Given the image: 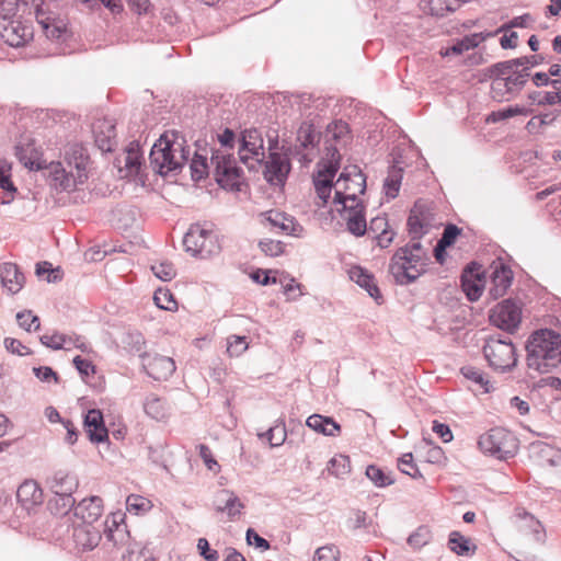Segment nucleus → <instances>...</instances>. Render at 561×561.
I'll return each mask as SVG.
<instances>
[{
	"mask_svg": "<svg viewBox=\"0 0 561 561\" xmlns=\"http://www.w3.org/2000/svg\"><path fill=\"white\" fill-rule=\"evenodd\" d=\"M15 156L28 170H47L55 187L70 191L88 180L89 154L80 145H71L66 151L65 163L43 159L34 141L25 137L15 146Z\"/></svg>",
	"mask_w": 561,
	"mask_h": 561,
	"instance_id": "nucleus-1",
	"label": "nucleus"
},
{
	"mask_svg": "<svg viewBox=\"0 0 561 561\" xmlns=\"http://www.w3.org/2000/svg\"><path fill=\"white\" fill-rule=\"evenodd\" d=\"M525 350L528 369L551 373L561 365V333L552 329L535 330L528 336Z\"/></svg>",
	"mask_w": 561,
	"mask_h": 561,
	"instance_id": "nucleus-2",
	"label": "nucleus"
},
{
	"mask_svg": "<svg viewBox=\"0 0 561 561\" xmlns=\"http://www.w3.org/2000/svg\"><path fill=\"white\" fill-rule=\"evenodd\" d=\"M353 181L357 190L345 186L344 190L336 188L333 203L336 211L346 222V229L355 237H363L367 232L365 206L358 201L357 195L364 194L366 190V176L360 170L354 168Z\"/></svg>",
	"mask_w": 561,
	"mask_h": 561,
	"instance_id": "nucleus-3",
	"label": "nucleus"
},
{
	"mask_svg": "<svg viewBox=\"0 0 561 561\" xmlns=\"http://www.w3.org/2000/svg\"><path fill=\"white\" fill-rule=\"evenodd\" d=\"M528 58H516L493 65L490 69L491 77V96L497 102L508 101L516 96L524 88L530 77L528 68L524 67Z\"/></svg>",
	"mask_w": 561,
	"mask_h": 561,
	"instance_id": "nucleus-4",
	"label": "nucleus"
},
{
	"mask_svg": "<svg viewBox=\"0 0 561 561\" xmlns=\"http://www.w3.org/2000/svg\"><path fill=\"white\" fill-rule=\"evenodd\" d=\"M431 256L421 241H412L399 248L393 254L389 270L396 282L409 285L426 272Z\"/></svg>",
	"mask_w": 561,
	"mask_h": 561,
	"instance_id": "nucleus-5",
	"label": "nucleus"
},
{
	"mask_svg": "<svg viewBox=\"0 0 561 561\" xmlns=\"http://www.w3.org/2000/svg\"><path fill=\"white\" fill-rule=\"evenodd\" d=\"M170 139L168 135L161 136L149 154L150 163L160 174L181 170L190 158V149L184 147V138L175 134Z\"/></svg>",
	"mask_w": 561,
	"mask_h": 561,
	"instance_id": "nucleus-6",
	"label": "nucleus"
},
{
	"mask_svg": "<svg viewBox=\"0 0 561 561\" xmlns=\"http://www.w3.org/2000/svg\"><path fill=\"white\" fill-rule=\"evenodd\" d=\"M480 450L500 460L514 457L518 451V439L503 427H493L479 437Z\"/></svg>",
	"mask_w": 561,
	"mask_h": 561,
	"instance_id": "nucleus-7",
	"label": "nucleus"
},
{
	"mask_svg": "<svg viewBox=\"0 0 561 561\" xmlns=\"http://www.w3.org/2000/svg\"><path fill=\"white\" fill-rule=\"evenodd\" d=\"M483 354L489 366L496 371H510L517 364L516 348L510 337L490 336L483 346Z\"/></svg>",
	"mask_w": 561,
	"mask_h": 561,
	"instance_id": "nucleus-8",
	"label": "nucleus"
},
{
	"mask_svg": "<svg viewBox=\"0 0 561 561\" xmlns=\"http://www.w3.org/2000/svg\"><path fill=\"white\" fill-rule=\"evenodd\" d=\"M340 152L336 148H328L327 158L318 163V171L313 175V184L318 198L323 207L329 202L333 187V178L340 168Z\"/></svg>",
	"mask_w": 561,
	"mask_h": 561,
	"instance_id": "nucleus-9",
	"label": "nucleus"
},
{
	"mask_svg": "<svg viewBox=\"0 0 561 561\" xmlns=\"http://www.w3.org/2000/svg\"><path fill=\"white\" fill-rule=\"evenodd\" d=\"M185 250L194 256L206 259L219 252L217 234L199 224L190 227L183 239Z\"/></svg>",
	"mask_w": 561,
	"mask_h": 561,
	"instance_id": "nucleus-10",
	"label": "nucleus"
},
{
	"mask_svg": "<svg viewBox=\"0 0 561 561\" xmlns=\"http://www.w3.org/2000/svg\"><path fill=\"white\" fill-rule=\"evenodd\" d=\"M270 157L265 163L264 178L272 185H284L290 172L291 165L287 153L278 152L277 135L268 139Z\"/></svg>",
	"mask_w": 561,
	"mask_h": 561,
	"instance_id": "nucleus-11",
	"label": "nucleus"
},
{
	"mask_svg": "<svg viewBox=\"0 0 561 561\" xmlns=\"http://www.w3.org/2000/svg\"><path fill=\"white\" fill-rule=\"evenodd\" d=\"M210 161L215 167L217 183L224 188H238L242 170L236 160L229 153L217 150L213 152Z\"/></svg>",
	"mask_w": 561,
	"mask_h": 561,
	"instance_id": "nucleus-12",
	"label": "nucleus"
},
{
	"mask_svg": "<svg viewBox=\"0 0 561 561\" xmlns=\"http://www.w3.org/2000/svg\"><path fill=\"white\" fill-rule=\"evenodd\" d=\"M408 233L412 241H421L434 226V214L423 202H416L408 218Z\"/></svg>",
	"mask_w": 561,
	"mask_h": 561,
	"instance_id": "nucleus-13",
	"label": "nucleus"
},
{
	"mask_svg": "<svg viewBox=\"0 0 561 561\" xmlns=\"http://www.w3.org/2000/svg\"><path fill=\"white\" fill-rule=\"evenodd\" d=\"M490 321L501 330L514 332L522 321L520 308L512 300H504L492 310Z\"/></svg>",
	"mask_w": 561,
	"mask_h": 561,
	"instance_id": "nucleus-14",
	"label": "nucleus"
},
{
	"mask_svg": "<svg viewBox=\"0 0 561 561\" xmlns=\"http://www.w3.org/2000/svg\"><path fill=\"white\" fill-rule=\"evenodd\" d=\"M239 157L245 164L250 158H254L259 163L263 161L265 157L263 138L257 129H247L242 133Z\"/></svg>",
	"mask_w": 561,
	"mask_h": 561,
	"instance_id": "nucleus-15",
	"label": "nucleus"
},
{
	"mask_svg": "<svg viewBox=\"0 0 561 561\" xmlns=\"http://www.w3.org/2000/svg\"><path fill=\"white\" fill-rule=\"evenodd\" d=\"M141 358L147 374L156 380H165L175 371V363L171 357L144 354Z\"/></svg>",
	"mask_w": 561,
	"mask_h": 561,
	"instance_id": "nucleus-16",
	"label": "nucleus"
},
{
	"mask_svg": "<svg viewBox=\"0 0 561 561\" xmlns=\"http://www.w3.org/2000/svg\"><path fill=\"white\" fill-rule=\"evenodd\" d=\"M262 216L272 232L298 237L302 231V227L296 222L294 217L285 213L268 210L262 214Z\"/></svg>",
	"mask_w": 561,
	"mask_h": 561,
	"instance_id": "nucleus-17",
	"label": "nucleus"
},
{
	"mask_svg": "<svg viewBox=\"0 0 561 561\" xmlns=\"http://www.w3.org/2000/svg\"><path fill=\"white\" fill-rule=\"evenodd\" d=\"M480 266L476 263L468 265L460 277L461 288L470 301H477L482 295L484 279Z\"/></svg>",
	"mask_w": 561,
	"mask_h": 561,
	"instance_id": "nucleus-18",
	"label": "nucleus"
},
{
	"mask_svg": "<svg viewBox=\"0 0 561 561\" xmlns=\"http://www.w3.org/2000/svg\"><path fill=\"white\" fill-rule=\"evenodd\" d=\"M33 36L32 28L19 21H8L1 31L3 41L12 47L25 45Z\"/></svg>",
	"mask_w": 561,
	"mask_h": 561,
	"instance_id": "nucleus-19",
	"label": "nucleus"
},
{
	"mask_svg": "<svg viewBox=\"0 0 561 561\" xmlns=\"http://www.w3.org/2000/svg\"><path fill=\"white\" fill-rule=\"evenodd\" d=\"M103 514V501L99 496L83 499L75 507V516L83 524L94 525Z\"/></svg>",
	"mask_w": 561,
	"mask_h": 561,
	"instance_id": "nucleus-20",
	"label": "nucleus"
},
{
	"mask_svg": "<svg viewBox=\"0 0 561 561\" xmlns=\"http://www.w3.org/2000/svg\"><path fill=\"white\" fill-rule=\"evenodd\" d=\"M72 537L77 548L82 550H93L102 538L99 527L83 523L73 528Z\"/></svg>",
	"mask_w": 561,
	"mask_h": 561,
	"instance_id": "nucleus-21",
	"label": "nucleus"
},
{
	"mask_svg": "<svg viewBox=\"0 0 561 561\" xmlns=\"http://www.w3.org/2000/svg\"><path fill=\"white\" fill-rule=\"evenodd\" d=\"M214 507L218 513H226L229 518H234L241 514L243 504L234 492L221 489L216 492L214 497Z\"/></svg>",
	"mask_w": 561,
	"mask_h": 561,
	"instance_id": "nucleus-22",
	"label": "nucleus"
},
{
	"mask_svg": "<svg viewBox=\"0 0 561 561\" xmlns=\"http://www.w3.org/2000/svg\"><path fill=\"white\" fill-rule=\"evenodd\" d=\"M531 457L540 465L561 469V449L543 442L530 444Z\"/></svg>",
	"mask_w": 561,
	"mask_h": 561,
	"instance_id": "nucleus-23",
	"label": "nucleus"
},
{
	"mask_svg": "<svg viewBox=\"0 0 561 561\" xmlns=\"http://www.w3.org/2000/svg\"><path fill=\"white\" fill-rule=\"evenodd\" d=\"M0 278L2 287L11 295L18 294L25 284L24 274L16 264L11 262L0 265Z\"/></svg>",
	"mask_w": 561,
	"mask_h": 561,
	"instance_id": "nucleus-24",
	"label": "nucleus"
},
{
	"mask_svg": "<svg viewBox=\"0 0 561 561\" xmlns=\"http://www.w3.org/2000/svg\"><path fill=\"white\" fill-rule=\"evenodd\" d=\"M16 499L22 507L30 511L42 504L43 491L35 480H25L16 490Z\"/></svg>",
	"mask_w": 561,
	"mask_h": 561,
	"instance_id": "nucleus-25",
	"label": "nucleus"
},
{
	"mask_svg": "<svg viewBox=\"0 0 561 561\" xmlns=\"http://www.w3.org/2000/svg\"><path fill=\"white\" fill-rule=\"evenodd\" d=\"M513 280V272L504 264L495 266L491 275V287L489 294L493 299L503 297L511 287Z\"/></svg>",
	"mask_w": 561,
	"mask_h": 561,
	"instance_id": "nucleus-26",
	"label": "nucleus"
},
{
	"mask_svg": "<svg viewBox=\"0 0 561 561\" xmlns=\"http://www.w3.org/2000/svg\"><path fill=\"white\" fill-rule=\"evenodd\" d=\"M95 144L102 151H112L115 144V126L110 119H100L92 126Z\"/></svg>",
	"mask_w": 561,
	"mask_h": 561,
	"instance_id": "nucleus-27",
	"label": "nucleus"
},
{
	"mask_svg": "<svg viewBox=\"0 0 561 561\" xmlns=\"http://www.w3.org/2000/svg\"><path fill=\"white\" fill-rule=\"evenodd\" d=\"M83 424L91 442L102 443L107 438L108 432L100 410H89L84 416Z\"/></svg>",
	"mask_w": 561,
	"mask_h": 561,
	"instance_id": "nucleus-28",
	"label": "nucleus"
},
{
	"mask_svg": "<svg viewBox=\"0 0 561 561\" xmlns=\"http://www.w3.org/2000/svg\"><path fill=\"white\" fill-rule=\"evenodd\" d=\"M48 484L53 494L62 495L73 494L79 483L73 474L59 470L49 479Z\"/></svg>",
	"mask_w": 561,
	"mask_h": 561,
	"instance_id": "nucleus-29",
	"label": "nucleus"
},
{
	"mask_svg": "<svg viewBox=\"0 0 561 561\" xmlns=\"http://www.w3.org/2000/svg\"><path fill=\"white\" fill-rule=\"evenodd\" d=\"M36 20L48 38L60 39L67 32L64 20L56 19L43 10H38Z\"/></svg>",
	"mask_w": 561,
	"mask_h": 561,
	"instance_id": "nucleus-30",
	"label": "nucleus"
},
{
	"mask_svg": "<svg viewBox=\"0 0 561 561\" xmlns=\"http://www.w3.org/2000/svg\"><path fill=\"white\" fill-rule=\"evenodd\" d=\"M350 138L348 125L343 121H336L328 125L325 130V142L328 148H336L346 145Z\"/></svg>",
	"mask_w": 561,
	"mask_h": 561,
	"instance_id": "nucleus-31",
	"label": "nucleus"
},
{
	"mask_svg": "<svg viewBox=\"0 0 561 561\" xmlns=\"http://www.w3.org/2000/svg\"><path fill=\"white\" fill-rule=\"evenodd\" d=\"M306 425L324 436L335 437L340 435L341 432V426L337 422H335L330 416H324L321 414L310 415L306 421Z\"/></svg>",
	"mask_w": 561,
	"mask_h": 561,
	"instance_id": "nucleus-32",
	"label": "nucleus"
},
{
	"mask_svg": "<svg viewBox=\"0 0 561 561\" xmlns=\"http://www.w3.org/2000/svg\"><path fill=\"white\" fill-rule=\"evenodd\" d=\"M350 278L358 286L364 288L371 298L380 304L381 295L378 286L375 284L374 276L360 266H354L350 270Z\"/></svg>",
	"mask_w": 561,
	"mask_h": 561,
	"instance_id": "nucleus-33",
	"label": "nucleus"
},
{
	"mask_svg": "<svg viewBox=\"0 0 561 561\" xmlns=\"http://www.w3.org/2000/svg\"><path fill=\"white\" fill-rule=\"evenodd\" d=\"M367 231L375 234L377 244L382 249L388 248L391 244L396 234L389 229L388 220L383 216L373 218L369 226H367Z\"/></svg>",
	"mask_w": 561,
	"mask_h": 561,
	"instance_id": "nucleus-34",
	"label": "nucleus"
},
{
	"mask_svg": "<svg viewBox=\"0 0 561 561\" xmlns=\"http://www.w3.org/2000/svg\"><path fill=\"white\" fill-rule=\"evenodd\" d=\"M447 545L454 553L460 557H472L477 551V546L472 540L456 530L449 534Z\"/></svg>",
	"mask_w": 561,
	"mask_h": 561,
	"instance_id": "nucleus-35",
	"label": "nucleus"
},
{
	"mask_svg": "<svg viewBox=\"0 0 561 561\" xmlns=\"http://www.w3.org/2000/svg\"><path fill=\"white\" fill-rule=\"evenodd\" d=\"M76 500L72 494L56 495L48 501L49 511L57 516L67 515L72 508L75 510Z\"/></svg>",
	"mask_w": 561,
	"mask_h": 561,
	"instance_id": "nucleus-36",
	"label": "nucleus"
},
{
	"mask_svg": "<svg viewBox=\"0 0 561 561\" xmlns=\"http://www.w3.org/2000/svg\"><path fill=\"white\" fill-rule=\"evenodd\" d=\"M320 140V134L316 131L312 124L302 123L297 130V142L304 149L314 148Z\"/></svg>",
	"mask_w": 561,
	"mask_h": 561,
	"instance_id": "nucleus-37",
	"label": "nucleus"
},
{
	"mask_svg": "<svg viewBox=\"0 0 561 561\" xmlns=\"http://www.w3.org/2000/svg\"><path fill=\"white\" fill-rule=\"evenodd\" d=\"M141 165V154L138 144L131 142L124 154V168L128 174L138 173Z\"/></svg>",
	"mask_w": 561,
	"mask_h": 561,
	"instance_id": "nucleus-38",
	"label": "nucleus"
},
{
	"mask_svg": "<svg viewBox=\"0 0 561 561\" xmlns=\"http://www.w3.org/2000/svg\"><path fill=\"white\" fill-rule=\"evenodd\" d=\"M531 112H533L531 108H528V107L522 106V105L508 106V107L492 112L488 117V122L496 123V122L504 121V119H507V118H511V117H514L517 115L527 116V115L531 114Z\"/></svg>",
	"mask_w": 561,
	"mask_h": 561,
	"instance_id": "nucleus-39",
	"label": "nucleus"
},
{
	"mask_svg": "<svg viewBox=\"0 0 561 561\" xmlns=\"http://www.w3.org/2000/svg\"><path fill=\"white\" fill-rule=\"evenodd\" d=\"M144 409L147 415L157 421L163 420L167 415L163 401L154 394L147 397Z\"/></svg>",
	"mask_w": 561,
	"mask_h": 561,
	"instance_id": "nucleus-40",
	"label": "nucleus"
},
{
	"mask_svg": "<svg viewBox=\"0 0 561 561\" xmlns=\"http://www.w3.org/2000/svg\"><path fill=\"white\" fill-rule=\"evenodd\" d=\"M328 471L336 478H344L351 471L350 458L344 455L334 456L328 463Z\"/></svg>",
	"mask_w": 561,
	"mask_h": 561,
	"instance_id": "nucleus-41",
	"label": "nucleus"
},
{
	"mask_svg": "<svg viewBox=\"0 0 561 561\" xmlns=\"http://www.w3.org/2000/svg\"><path fill=\"white\" fill-rule=\"evenodd\" d=\"M366 477L378 488H385L393 483L390 473L385 472L381 468L369 465L366 468Z\"/></svg>",
	"mask_w": 561,
	"mask_h": 561,
	"instance_id": "nucleus-42",
	"label": "nucleus"
},
{
	"mask_svg": "<svg viewBox=\"0 0 561 561\" xmlns=\"http://www.w3.org/2000/svg\"><path fill=\"white\" fill-rule=\"evenodd\" d=\"M153 300L157 307L162 310L173 311L178 308L173 294L167 288H158L154 291Z\"/></svg>",
	"mask_w": 561,
	"mask_h": 561,
	"instance_id": "nucleus-43",
	"label": "nucleus"
},
{
	"mask_svg": "<svg viewBox=\"0 0 561 561\" xmlns=\"http://www.w3.org/2000/svg\"><path fill=\"white\" fill-rule=\"evenodd\" d=\"M190 169L192 173V179L194 181H201L205 179L208 174V164L206 156L195 152L194 157L191 160Z\"/></svg>",
	"mask_w": 561,
	"mask_h": 561,
	"instance_id": "nucleus-44",
	"label": "nucleus"
},
{
	"mask_svg": "<svg viewBox=\"0 0 561 561\" xmlns=\"http://www.w3.org/2000/svg\"><path fill=\"white\" fill-rule=\"evenodd\" d=\"M401 172H402L401 169H397L393 167L385 180L383 187L386 191V195L389 198H394L399 193L401 180H402Z\"/></svg>",
	"mask_w": 561,
	"mask_h": 561,
	"instance_id": "nucleus-45",
	"label": "nucleus"
},
{
	"mask_svg": "<svg viewBox=\"0 0 561 561\" xmlns=\"http://www.w3.org/2000/svg\"><path fill=\"white\" fill-rule=\"evenodd\" d=\"M272 447H278L283 445L287 437L286 426L283 420H278L277 423L271 427L265 434Z\"/></svg>",
	"mask_w": 561,
	"mask_h": 561,
	"instance_id": "nucleus-46",
	"label": "nucleus"
},
{
	"mask_svg": "<svg viewBox=\"0 0 561 561\" xmlns=\"http://www.w3.org/2000/svg\"><path fill=\"white\" fill-rule=\"evenodd\" d=\"M484 39L485 37L481 33L471 34L469 36H465L461 41L453 45L450 50L454 54H462L463 51L477 47Z\"/></svg>",
	"mask_w": 561,
	"mask_h": 561,
	"instance_id": "nucleus-47",
	"label": "nucleus"
},
{
	"mask_svg": "<svg viewBox=\"0 0 561 561\" xmlns=\"http://www.w3.org/2000/svg\"><path fill=\"white\" fill-rule=\"evenodd\" d=\"M432 539L431 530L426 526H420L414 533L408 537V543L413 549H421Z\"/></svg>",
	"mask_w": 561,
	"mask_h": 561,
	"instance_id": "nucleus-48",
	"label": "nucleus"
},
{
	"mask_svg": "<svg viewBox=\"0 0 561 561\" xmlns=\"http://www.w3.org/2000/svg\"><path fill=\"white\" fill-rule=\"evenodd\" d=\"M459 5V0H430L431 11L437 16H444L447 12H454Z\"/></svg>",
	"mask_w": 561,
	"mask_h": 561,
	"instance_id": "nucleus-49",
	"label": "nucleus"
},
{
	"mask_svg": "<svg viewBox=\"0 0 561 561\" xmlns=\"http://www.w3.org/2000/svg\"><path fill=\"white\" fill-rule=\"evenodd\" d=\"M153 274L163 282H170L176 275L174 265L169 261H162L151 265Z\"/></svg>",
	"mask_w": 561,
	"mask_h": 561,
	"instance_id": "nucleus-50",
	"label": "nucleus"
},
{
	"mask_svg": "<svg viewBox=\"0 0 561 561\" xmlns=\"http://www.w3.org/2000/svg\"><path fill=\"white\" fill-rule=\"evenodd\" d=\"M16 321L19 325L27 332L37 331L41 325L39 318L37 316H33L30 310L18 312Z\"/></svg>",
	"mask_w": 561,
	"mask_h": 561,
	"instance_id": "nucleus-51",
	"label": "nucleus"
},
{
	"mask_svg": "<svg viewBox=\"0 0 561 561\" xmlns=\"http://www.w3.org/2000/svg\"><path fill=\"white\" fill-rule=\"evenodd\" d=\"M249 347L245 336L231 335L227 339V352L230 356H240Z\"/></svg>",
	"mask_w": 561,
	"mask_h": 561,
	"instance_id": "nucleus-52",
	"label": "nucleus"
},
{
	"mask_svg": "<svg viewBox=\"0 0 561 561\" xmlns=\"http://www.w3.org/2000/svg\"><path fill=\"white\" fill-rule=\"evenodd\" d=\"M461 374L469 380L478 383L481 388H484L485 391H489L488 385L489 380L486 379L483 371L474 366H463L461 368Z\"/></svg>",
	"mask_w": 561,
	"mask_h": 561,
	"instance_id": "nucleus-53",
	"label": "nucleus"
},
{
	"mask_svg": "<svg viewBox=\"0 0 561 561\" xmlns=\"http://www.w3.org/2000/svg\"><path fill=\"white\" fill-rule=\"evenodd\" d=\"M398 468L400 471L404 474H408L412 477L413 479L422 477L419 468L413 462V456L411 453L404 454L400 459L398 463Z\"/></svg>",
	"mask_w": 561,
	"mask_h": 561,
	"instance_id": "nucleus-54",
	"label": "nucleus"
},
{
	"mask_svg": "<svg viewBox=\"0 0 561 561\" xmlns=\"http://www.w3.org/2000/svg\"><path fill=\"white\" fill-rule=\"evenodd\" d=\"M261 251L267 256H278L284 252V243L273 239H263L259 242Z\"/></svg>",
	"mask_w": 561,
	"mask_h": 561,
	"instance_id": "nucleus-55",
	"label": "nucleus"
},
{
	"mask_svg": "<svg viewBox=\"0 0 561 561\" xmlns=\"http://www.w3.org/2000/svg\"><path fill=\"white\" fill-rule=\"evenodd\" d=\"M39 341L46 347L51 348L54 351H59L61 350V342H65L64 333H60L58 331L46 332L39 337Z\"/></svg>",
	"mask_w": 561,
	"mask_h": 561,
	"instance_id": "nucleus-56",
	"label": "nucleus"
},
{
	"mask_svg": "<svg viewBox=\"0 0 561 561\" xmlns=\"http://www.w3.org/2000/svg\"><path fill=\"white\" fill-rule=\"evenodd\" d=\"M340 551L333 546H323L316 550L313 561H339Z\"/></svg>",
	"mask_w": 561,
	"mask_h": 561,
	"instance_id": "nucleus-57",
	"label": "nucleus"
},
{
	"mask_svg": "<svg viewBox=\"0 0 561 561\" xmlns=\"http://www.w3.org/2000/svg\"><path fill=\"white\" fill-rule=\"evenodd\" d=\"M148 507H149V502L140 495L130 494L126 499V508L128 512H134L135 514H139L141 512L147 511Z\"/></svg>",
	"mask_w": 561,
	"mask_h": 561,
	"instance_id": "nucleus-58",
	"label": "nucleus"
},
{
	"mask_svg": "<svg viewBox=\"0 0 561 561\" xmlns=\"http://www.w3.org/2000/svg\"><path fill=\"white\" fill-rule=\"evenodd\" d=\"M199 457L203 459L205 466L208 470L213 471L214 473L219 472L220 466L216 461V459L213 457L211 450L208 446L201 444L197 446Z\"/></svg>",
	"mask_w": 561,
	"mask_h": 561,
	"instance_id": "nucleus-59",
	"label": "nucleus"
},
{
	"mask_svg": "<svg viewBox=\"0 0 561 561\" xmlns=\"http://www.w3.org/2000/svg\"><path fill=\"white\" fill-rule=\"evenodd\" d=\"M354 168L359 170L356 165H353L351 168H346L339 176L336 183H335V190H344L345 186H350L351 190H357L356 183L353 181L354 179Z\"/></svg>",
	"mask_w": 561,
	"mask_h": 561,
	"instance_id": "nucleus-60",
	"label": "nucleus"
},
{
	"mask_svg": "<svg viewBox=\"0 0 561 561\" xmlns=\"http://www.w3.org/2000/svg\"><path fill=\"white\" fill-rule=\"evenodd\" d=\"M4 347L8 352L24 356L31 354V351L28 347H26L21 341L13 339V337H5L4 339Z\"/></svg>",
	"mask_w": 561,
	"mask_h": 561,
	"instance_id": "nucleus-61",
	"label": "nucleus"
},
{
	"mask_svg": "<svg viewBox=\"0 0 561 561\" xmlns=\"http://www.w3.org/2000/svg\"><path fill=\"white\" fill-rule=\"evenodd\" d=\"M556 96L554 91L551 92H539L534 91L528 94V99L533 102L537 103L538 105H554L556 104Z\"/></svg>",
	"mask_w": 561,
	"mask_h": 561,
	"instance_id": "nucleus-62",
	"label": "nucleus"
},
{
	"mask_svg": "<svg viewBox=\"0 0 561 561\" xmlns=\"http://www.w3.org/2000/svg\"><path fill=\"white\" fill-rule=\"evenodd\" d=\"M65 342H61V350L70 351L72 348H79L82 352L88 350V345L82 341V339L75 334H64Z\"/></svg>",
	"mask_w": 561,
	"mask_h": 561,
	"instance_id": "nucleus-63",
	"label": "nucleus"
},
{
	"mask_svg": "<svg viewBox=\"0 0 561 561\" xmlns=\"http://www.w3.org/2000/svg\"><path fill=\"white\" fill-rule=\"evenodd\" d=\"M197 549L199 551V554L206 560V561H218L219 560V553L210 549L209 542L206 538H199L197 541Z\"/></svg>",
	"mask_w": 561,
	"mask_h": 561,
	"instance_id": "nucleus-64",
	"label": "nucleus"
}]
</instances>
